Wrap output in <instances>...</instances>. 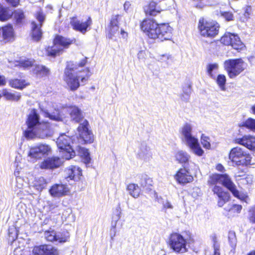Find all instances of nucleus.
Masks as SVG:
<instances>
[{
	"label": "nucleus",
	"mask_w": 255,
	"mask_h": 255,
	"mask_svg": "<svg viewBox=\"0 0 255 255\" xmlns=\"http://www.w3.org/2000/svg\"><path fill=\"white\" fill-rule=\"evenodd\" d=\"M229 159L237 165L252 164L251 155L244 148L236 147L232 148L229 154Z\"/></svg>",
	"instance_id": "obj_8"
},
{
	"label": "nucleus",
	"mask_w": 255,
	"mask_h": 255,
	"mask_svg": "<svg viewBox=\"0 0 255 255\" xmlns=\"http://www.w3.org/2000/svg\"><path fill=\"white\" fill-rule=\"evenodd\" d=\"M242 209V207L241 205H231L225 208V210L227 211H232L233 212H236L237 213H239Z\"/></svg>",
	"instance_id": "obj_48"
},
{
	"label": "nucleus",
	"mask_w": 255,
	"mask_h": 255,
	"mask_svg": "<svg viewBox=\"0 0 255 255\" xmlns=\"http://www.w3.org/2000/svg\"><path fill=\"white\" fill-rule=\"evenodd\" d=\"M236 34L227 33H225V35L222 36L221 38V42L223 43L224 45H232V41L233 39V37L235 36Z\"/></svg>",
	"instance_id": "obj_40"
},
{
	"label": "nucleus",
	"mask_w": 255,
	"mask_h": 255,
	"mask_svg": "<svg viewBox=\"0 0 255 255\" xmlns=\"http://www.w3.org/2000/svg\"><path fill=\"white\" fill-rule=\"evenodd\" d=\"M76 150L79 155L83 158L84 162H85L86 164L89 163L91 160V158L88 149L84 147L77 146L76 147Z\"/></svg>",
	"instance_id": "obj_31"
},
{
	"label": "nucleus",
	"mask_w": 255,
	"mask_h": 255,
	"mask_svg": "<svg viewBox=\"0 0 255 255\" xmlns=\"http://www.w3.org/2000/svg\"><path fill=\"white\" fill-rule=\"evenodd\" d=\"M5 83V77L3 76L0 75V86L4 85Z\"/></svg>",
	"instance_id": "obj_61"
},
{
	"label": "nucleus",
	"mask_w": 255,
	"mask_h": 255,
	"mask_svg": "<svg viewBox=\"0 0 255 255\" xmlns=\"http://www.w3.org/2000/svg\"><path fill=\"white\" fill-rule=\"evenodd\" d=\"M201 142L203 146L206 149H209L211 147L210 142V138L209 137L202 134L201 138Z\"/></svg>",
	"instance_id": "obj_49"
},
{
	"label": "nucleus",
	"mask_w": 255,
	"mask_h": 255,
	"mask_svg": "<svg viewBox=\"0 0 255 255\" xmlns=\"http://www.w3.org/2000/svg\"><path fill=\"white\" fill-rule=\"evenodd\" d=\"M172 28L168 24H160L159 25L158 30H157V37L156 39L159 41L169 40L172 37Z\"/></svg>",
	"instance_id": "obj_18"
},
{
	"label": "nucleus",
	"mask_w": 255,
	"mask_h": 255,
	"mask_svg": "<svg viewBox=\"0 0 255 255\" xmlns=\"http://www.w3.org/2000/svg\"><path fill=\"white\" fill-rule=\"evenodd\" d=\"M61 206L58 203H51L49 204V210L51 213L60 214Z\"/></svg>",
	"instance_id": "obj_45"
},
{
	"label": "nucleus",
	"mask_w": 255,
	"mask_h": 255,
	"mask_svg": "<svg viewBox=\"0 0 255 255\" xmlns=\"http://www.w3.org/2000/svg\"><path fill=\"white\" fill-rule=\"evenodd\" d=\"M159 25L152 19H145L141 22L140 27L149 38L156 39Z\"/></svg>",
	"instance_id": "obj_14"
},
{
	"label": "nucleus",
	"mask_w": 255,
	"mask_h": 255,
	"mask_svg": "<svg viewBox=\"0 0 255 255\" xmlns=\"http://www.w3.org/2000/svg\"><path fill=\"white\" fill-rule=\"evenodd\" d=\"M251 111L252 113L255 115V104L252 106Z\"/></svg>",
	"instance_id": "obj_64"
},
{
	"label": "nucleus",
	"mask_w": 255,
	"mask_h": 255,
	"mask_svg": "<svg viewBox=\"0 0 255 255\" xmlns=\"http://www.w3.org/2000/svg\"><path fill=\"white\" fill-rule=\"evenodd\" d=\"M221 15L226 19L227 21L232 20L233 18V15L232 12L227 11H221Z\"/></svg>",
	"instance_id": "obj_52"
},
{
	"label": "nucleus",
	"mask_w": 255,
	"mask_h": 255,
	"mask_svg": "<svg viewBox=\"0 0 255 255\" xmlns=\"http://www.w3.org/2000/svg\"><path fill=\"white\" fill-rule=\"evenodd\" d=\"M6 1L14 6H16L19 3V0H6Z\"/></svg>",
	"instance_id": "obj_59"
},
{
	"label": "nucleus",
	"mask_w": 255,
	"mask_h": 255,
	"mask_svg": "<svg viewBox=\"0 0 255 255\" xmlns=\"http://www.w3.org/2000/svg\"><path fill=\"white\" fill-rule=\"evenodd\" d=\"M32 255H58L57 250L50 245L36 246L32 251Z\"/></svg>",
	"instance_id": "obj_19"
},
{
	"label": "nucleus",
	"mask_w": 255,
	"mask_h": 255,
	"mask_svg": "<svg viewBox=\"0 0 255 255\" xmlns=\"http://www.w3.org/2000/svg\"><path fill=\"white\" fill-rule=\"evenodd\" d=\"M174 179L180 184H185L192 182L193 177L187 169L181 168L174 175Z\"/></svg>",
	"instance_id": "obj_22"
},
{
	"label": "nucleus",
	"mask_w": 255,
	"mask_h": 255,
	"mask_svg": "<svg viewBox=\"0 0 255 255\" xmlns=\"http://www.w3.org/2000/svg\"><path fill=\"white\" fill-rule=\"evenodd\" d=\"M70 23L74 30L85 34L87 31L88 27L92 24V19L89 17L86 21L83 22L73 17L71 19Z\"/></svg>",
	"instance_id": "obj_20"
},
{
	"label": "nucleus",
	"mask_w": 255,
	"mask_h": 255,
	"mask_svg": "<svg viewBox=\"0 0 255 255\" xmlns=\"http://www.w3.org/2000/svg\"><path fill=\"white\" fill-rule=\"evenodd\" d=\"M195 2H199V3L195 4V6L198 8H202L207 5H212V3L207 1V0H194Z\"/></svg>",
	"instance_id": "obj_51"
},
{
	"label": "nucleus",
	"mask_w": 255,
	"mask_h": 255,
	"mask_svg": "<svg viewBox=\"0 0 255 255\" xmlns=\"http://www.w3.org/2000/svg\"><path fill=\"white\" fill-rule=\"evenodd\" d=\"M25 124L27 127L24 130V136L27 139L34 138L45 139L51 137L54 129L50 123L40 120L37 110L30 109L26 116Z\"/></svg>",
	"instance_id": "obj_1"
},
{
	"label": "nucleus",
	"mask_w": 255,
	"mask_h": 255,
	"mask_svg": "<svg viewBox=\"0 0 255 255\" xmlns=\"http://www.w3.org/2000/svg\"><path fill=\"white\" fill-rule=\"evenodd\" d=\"M10 15L11 13L0 4V20L1 21L6 20L9 18Z\"/></svg>",
	"instance_id": "obj_43"
},
{
	"label": "nucleus",
	"mask_w": 255,
	"mask_h": 255,
	"mask_svg": "<svg viewBox=\"0 0 255 255\" xmlns=\"http://www.w3.org/2000/svg\"><path fill=\"white\" fill-rule=\"evenodd\" d=\"M198 28L202 36L213 38L218 34L219 26L214 22H208L201 18L199 21Z\"/></svg>",
	"instance_id": "obj_9"
},
{
	"label": "nucleus",
	"mask_w": 255,
	"mask_h": 255,
	"mask_svg": "<svg viewBox=\"0 0 255 255\" xmlns=\"http://www.w3.org/2000/svg\"><path fill=\"white\" fill-rule=\"evenodd\" d=\"M228 242L230 246L232 248L231 252L233 254L235 253L237 243V240L236 234L233 231H230L228 234Z\"/></svg>",
	"instance_id": "obj_33"
},
{
	"label": "nucleus",
	"mask_w": 255,
	"mask_h": 255,
	"mask_svg": "<svg viewBox=\"0 0 255 255\" xmlns=\"http://www.w3.org/2000/svg\"><path fill=\"white\" fill-rule=\"evenodd\" d=\"M218 68L219 65L217 63H210L206 66V72L210 77L214 79L215 77L213 74V72L217 70Z\"/></svg>",
	"instance_id": "obj_39"
},
{
	"label": "nucleus",
	"mask_w": 255,
	"mask_h": 255,
	"mask_svg": "<svg viewBox=\"0 0 255 255\" xmlns=\"http://www.w3.org/2000/svg\"><path fill=\"white\" fill-rule=\"evenodd\" d=\"M130 5V4L129 1H126L124 5V9L127 11Z\"/></svg>",
	"instance_id": "obj_62"
},
{
	"label": "nucleus",
	"mask_w": 255,
	"mask_h": 255,
	"mask_svg": "<svg viewBox=\"0 0 255 255\" xmlns=\"http://www.w3.org/2000/svg\"><path fill=\"white\" fill-rule=\"evenodd\" d=\"M88 125V122L87 120H84L77 128L80 137L85 143H92L94 140L93 134L89 130Z\"/></svg>",
	"instance_id": "obj_15"
},
{
	"label": "nucleus",
	"mask_w": 255,
	"mask_h": 255,
	"mask_svg": "<svg viewBox=\"0 0 255 255\" xmlns=\"http://www.w3.org/2000/svg\"><path fill=\"white\" fill-rule=\"evenodd\" d=\"M14 17L16 18L17 22L19 23L24 17V14L21 11H17L14 13Z\"/></svg>",
	"instance_id": "obj_53"
},
{
	"label": "nucleus",
	"mask_w": 255,
	"mask_h": 255,
	"mask_svg": "<svg viewBox=\"0 0 255 255\" xmlns=\"http://www.w3.org/2000/svg\"><path fill=\"white\" fill-rule=\"evenodd\" d=\"M40 108V110L44 113V117L48 118L51 120L55 121H61L66 123L68 121V118L64 114V112H68L70 116V120L74 123H79L83 121L84 115L82 110L76 106H70L66 108H64L62 111L58 110L50 113L47 110H44Z\"/></svg>",
	"instance_id": "obj_3"
},
{
	"label": "nucleus",
	"mask_w": 255,
	"mask_h": 255,
	"mask_svg": "<svg viewBox=\"0 0 255 255\" xmlns=\"http://www.w3.org/2000/svg\"><path fill=\"white\" fill-rule=\"evenodd\" d=\"M216 169L220 172H224L225 171L224 167L221 164H217Z\"/></svg>",
	"instance_id": "obj_60"
},
{
	"label": "nucleus",
	"mask_w": 255,
	"mask_h": 255,
	"mask_svg": "<svg viewBox=\"0 0 255 255\" xmlns=\"http://www.w3.org/2000/svg\"><path fill=\"white\" fill-rule=\"evenodd\" d=\"M161 9L156 6V3L154 1H151L146 8L145 9V12L146 14L151 16H155L160 12Z\"/></svg>",
	"instance_id": "obj_30"
},
{
	"label": "nucleus",
	"mask_w": 255,
	"mask_h": 255,
	"mask_svg": "<svg viewBox=\"0 0 255 255\" xmlns=\"http://www.w3.org/2000/svg\"><path fill=\"white\" fill-rule=\"evenodd\" d=\"M121 34L122 35V37L123 38H124L128 37V33H127V32H125L123 29L121 30Z\"/></svg>",
	"instance_id": "obj_63"
},
{
	"label": "nucleus",
	"mask_w": 255,
	"mask_h": 255,
	"mask_svg": "<svg viewBox=\"0 0 255 255\" xmlns=\"http://www.w3.org/2000/svg\"><path fill=\"white\" fill-rule=\"evenodd\" d=\"M216 82L222 91H225V84L226 82V78L224 75L220 74L218 76Z\"/></svg>",
	"instance_id": "obj_42"
},
{
	"label": "nucleus",
	"mask_w": 255,
	"mask_h": 255,
	"mask_svg": "<svg viewBox=\"0 0 255 255\" xmlns=\"http://www.w3.org/2000/svg\"><path fill=\"white\" fill-rule=\"evenodd\" d=\"M169 58V56L167 55H162L159 56L158 59V61H165L166 59H168Z\"/></svg>",
	"instance_id": "obj_58"
},
{
	"label": "nucleus",
	"mask_w": 255,
	"mask_h": 255,
	"mask_svg": "<svg viewBox=\"0 0 255 255\" xmlns=\"http://www.w3.org/2000/svg\"><path fill=\"white\" fill-rule=\"evenodd\" d=\"M235 142L243 145L250 150H255V136L245 135L242 138H236Z\"/></svg>",
	"instance_id": "obj_24"
},
{
	"label": "nucleus",
	"mask_w": 255,
	"mask_h": 255,
	"mask_svg": "<svg viewBox=\"0 0 255 255\" xmlns=\"http://www.w3.org/2000/svg\"><path fill=\"white\" fill-rule=\"evenodd\" d=\"M224 66L228 76L233 79L245 70L247 63L241 58L228 59L224 62Z\"/></svg>",
	"instance_id": "obj_7"
},
{
	"label": "nucleus",
	"mask_w": 255,
	"mask_h": 255,
	"mask_svg": "<svg viewBox=\"0 0 255 255\" xmlns=\"http://www.w3.org/2000/svg\"><path fill=\"white\" fill-rule=\"evenodd\" d=\"M73 41L62 36L57 35L54 39L53 47L47 50L48 55L52 56L59 55L64 48H67L72 43Z\"/></svg>",
	"instance_id": "obj_11"
},
{
	"label": "nucleus",
	"mask_w": 255,
	"mask_h": 255,
	"mask_svg": "<svg viewBox=\"0 0 255 255\" xmlns=\"http://www.w3.org/2000/svg\"><path fill=\"white\" fill-rule=\"evenodd\" d=\"M140 184L143 188L148 189L152 185V180L147 175H142L140 179Z\"/></svg>",
	"instance_id": "obj_37"
},
{
	"label": "nucleus",
	"mask_w": 255,
	"mask_h": 255,
	"mask_svg": "<svg viewBox=\"0 0 255 255\" xmlns=\"http://www.w3.org/2000/svg\"><path fill=\"white\" fill-rule=\"evenodd\" d=\"M192 128L191 124L186 123L181 128L180 132L186 144L192 152L196 155L201 156L204 151L200 146L198 139L192 134Z\"/></svg>",
	"instance_id": "obj_5"
},
{
	"label": "nucleus",
	"mask_w": 255,
	"mask_h": 255,
	"mask_svg": "<svg viewBox=\"0 0 255 255\" xmlns=\"http://www.w3.org/2000/svg\"><path fill=\"white\" fill-rule=\"evenodd\" d=\"M213 247L214 250V255H220L219 252L220 246L217 243V238L216 237H214L213 239Z\"/></svg>",
	"instance_id": "obj_50"
},
{
	"label": "nucleus",
	"mask_w": 255,
	"mask_h": 255,
	"mask_svg": "<svg viewBox=\"0 0 255 255\" xmlns=\"http://www.w3.org/2000/svg\"><path fill=\"white\" fill-rule=\"evenodd\" d=\"M71 213V210L70 209H67L64 211V212L62 213V218L66 219L67 215H69Z\"/></svg>",
	"instance_id": "obj_57"
},
{
	"label": "nucleus",
	"mask_w": 255,
	"mask_h": 255,
	"mask_svg": "<svg viewBox=\"0 0 255 255\" xmlns=\"http://www.w3.org/2000/svg\"><path fill=\"white\" fill-rule=\"evenodd\" d=\"M56 143L63 158L69 159L75 155L74 149V139L65 133L60 135L57 139Z\"/></svg>",
	"instance_id": "obj_6"
},
{
	"label": "nucleus",
	"mask_w": 255,
	"mask_h": 255,
	"mask_svg": "<svg viewBox=\"0 0 255 255\" xmlns=\"http://www.w3.org/2000/svg\"><path fill=\"white\" fill-rule=\"evenodd\" d=\"M137 157L145 162L149 161L152 158V152L150 147L145 142L140 143L137 153Z\"/></svg>",
	"instance_id": "obj_21"
},
{
	"label": "nucleus",
	"mask_w": 255,
	"mask_h": 255,
	"mask_svg": "<svg viewBox=\"0 0 255 255\" xmlns=\"http://www.w3.org/2000/svg\"><path fill=\"white\" fill-rule=\"evenodd\" d=\"M2 35L4 40L10 41L14 39V33L13 27L10 24H7L2 27Z\"/></svg>",
	"instance_id": "obj_26"
},
{
	"label": "nucleus",
	"mask_w": 255,
	"mask_h": 255,
	"mask_svg": "<svg viewBox=\"0 0 255 255\" xmlns=\"http://www.w3.org/2000/svg\"><path fill=\"white\" fill-rule=\"evenodd\" d=\"M233 38V39L232 40L231 45L232 47L237 50H242L245 47V45L241 41L240 37L237 35H235Z\"/></svg>",
	"instance_id": "obj_36"
},
{
	"label": "nucleus",
	"mask_w": 255,
	"mask_h": 255,
	"mask_svg": "<svg viewBox=\"0 0 255 255\" xmlns=\"http://www.w3.org/2000/svg\"><path fill=\"white\" fill-rule=\"evenodd\" d=\"M61 159L57 156L48 157L39 163V167L41 169L53 170L59 167L62 164Z\"/></svg>",
	"instance_id": "obj_16"
},
{
	"label": "nucleus",
	"mask_w": 255,
	"mask_h": 255,
	"mask_svg": "<svg viewBox=\"0 0 255 255\" xmlns=\"http://www.w3.org/2000/svg\"><path fill=\"white\" fill-rule=\"evenodd\" d=\"M120 15H113L109 26L107 37L111 39L116 40L119 35V18Z\"/></svg>",
	"instance_id": "obj_17"
},
{
	"label": "nucleus",
	"mask_w": 255,
	"mask_h": 255,
	"mask_svg": "<svg viewBox=\"0 0 255 255\" xmlns=\"http://www.w3.org/2000/svg\"><path fill=\"white\" fill-rule=\"evenodd\" d=\"M183 94L181 96V99L184 101H188L189 99L190 95L191 93V85H188L187 87L183 88Z\"/></svg>",
	"instance_id": "obj_46"
},
{
	"label": "nucleus",
	"mask_w": 255,
	"mask_h": 255,
	"mask_svg": "<svg viewBox=\"0 0 255 255\" xmlns=\"http://www.w3.org/2000/svg\"><path fill=\"white\" fill-rule=\"evenodd\" d=\"M68 191L66 186L63 184H55L49 190V193L53 197L64 196Z\"/></svg>",
	"instance_id": "obj_25"
},
{
	"label": "nucleus",
	"mask_w": 255,
	"mask_h": 255,
	"mask_svg": "<svg viewBox=\"0 0 255 255\" xmlns=\"http://www.w3.org/2000/svg\"><path fill=\"white\" fill-rule=\"evenodd\" d=\"M242 126L252 130H255V119L251 118H248L243 123Z\"/></svg>",
	"instance_id": "obj_41"
},
{
	"label": "nucleus",
	"mask_w": 255,
	"mask_h": 255,
	"mask_svg": "<svg viewBox=\"0 0 255 255\" xmlns=\"http://www.w3.org/2000/svg\"><path fill=\"white\" fill-rule=\"evenodd\" d=\"M47 184V182L43 177H40L36 178L35 180V186L37 187L38 189L42 190L44 189Z\"/></svg>",
	"instance_id": "obj_44"
},
{
	"label": "nucleus",
	"mask_w": 255,
	"mask_h": 255,
	"mask_svg": "<svg viewBox=\"0 0 255 255\" xmlns=\"http://www.w3.org/2000/svg\"><path fill=\"white\" fill-rule=\"evenodd\" d=\"M250 220L251 222L255 223V205L250 210Z\"/></svg>",
	"instance_id": "obj_54"
},
{
	"label": "nucleus",
	"mask_w": 255,
	"mask_h": 255,
	"mask_svg": "<svg viewBox=\"0 0 255 255\" xmlns=\"http://www.w3.org/2000/svg\"><path fill=\"white\" fill-rule=\"evenodd\" d=\"M208 183L209 185H217L218 183L221 184L228 189L235 197L241 200H244L247 197L246 195L240 193L237 189L235 184L227 174H212L209 176Z\"/></svg>",
	"instance_id": "obj_4"
},
{
	"label": "nucleus",
	"mask_w": 255,
	"mask_h": 255,
	"mask_svg": "<svg viewBox=\"0 0 255 255\" xmlns=\"http://www.w3.org/2000/svg\"><path fill=\"white\" fill-rule=\"evenodd\" d=\"M17 64L23 68H27L31 66L33 64V61L30 59H21Z\"/></svg>",
	"instance_id": "obj_47"
},
{
	"label": "nucleus",
	"mask_w": 255,
	"mask_h": 255,
	"mask_svg": "<svg viewBox=\"0 0 255 255\" xmlns=\"http://www.w3.org/2000/svg\"><path fill=\"white\" fill-rule=\"evenodd\" d=\"M44 238L47 241H58L60 243L65 242V239L61 238L58 235H56L54 231H46L44 233Z\"/></svg>",
	"instance_id": "obj_28"
},
{
	"label": "nucleus",
	"mask_w": 255,
	"mask_h": 255,
	"mask_svg": "<svg viewBox=\"0 0 255 255\" xmlns=\"http://www.w3.org/2000/svg\"><path fill=\"white\" fill-rule=\"evenodd\" d=\"M2 95L4 96L6 100L14 101H18L20 100L21 95L18 93H11L7 91L6 89L3 90L2 91Z\"/></svg>",
	"instance_id": "obj_34"
},
{
	"label": "nucleus",
	"mask_w": 255,
	"mask_h": 255,
	"mask_svg": "<svg viewBox=\"0 0 255 255\" xmlns=\"http://www.w3.org/2000/svg\"><path fill=\"white\" fill-rule=\"evenodd\" d=\"M9 85L13 88L23 89L26 86L25 81L23 80L13 79L9 81Z\"/></svg>",
	"instance_id": "obj_38"
},
{
	"label": "nucleus",
	"mask_w": 255,
	"mask_h": 255,
	"mask_svg": "<svg viewBox=\"0 0 255 255\" xmlns=\"http://www.w3.org/2000/svg\"><path fill=\"white\" fill-rule=\"evenodd\" d=\"M33 71L35 74L40 77L48 76L49 74V70L43 65H35Z\"/></svg>",
	"instance_id": "obj_32"
},
{
	"label": "nucleus",
	"mask_w": 255,
	"mask_h": 255,
	"mask_svg": "<svg viewBox=\"0 0 255 255\" xmlns=\"http://www.w3.org/2000/svg\"><path fill=\"white\" fill-rule=\"evenodd\" d=\"M242 183L243 184H250L252 183V178L250 176H246L245 178H242Z\"/></svg>",
	"instance_id": "obj_55"
},
{
	"label": "nucleus",
	"mask_w": 255,
	"mask_h": 255,
	"mask_svg": "<svg viewBox=\"0 0 255 255\" xmlns=\"http://www.w3.org/2000/svg\"><path fill=\"white\" fill-rule=\"evenodd\" d=\"M169 245L170 248L177 253H184L187 250L186 240L178 233H173L170 235Z\"/></svg>",
	"instance_id": "obj_12"
},
{
	"label": "nucleus",
	"mask_w": 255,
	"mask_h": 255,
	"mask_svg": "<svg viewBox=\"0 0 255 255\" xmlns=\"http://www.w3.org/2000/svg\"><path fill=\"white\" fill-rule=\"evenodd\" d=\"M51 152L50 146L47 144H39L30 148L28 156L31 161L34 162L36 160L48 156Z\"/></svg>",
	"instance_id": "obj_10"
},
{
	"label": "nucleus",
	"mask_w": 255,
	"mask_h": 255,
	"mask_svg": "<svg viewBox=\"0 0 255 255\" xmlns=\"http://www.w3.org/2000/svg\"><path fill=\"white\" fill-rule=\"evenodd\" d=\"M68 177L70 179L76 180L79 179L80 176L82 175L81 169L76 166L71 165L66 170Z\"/></svg>",
	"instance_id": "obj_27"
},
{
	"label": "nucleus",
	"mask_w": 255,
	"mask_h": 255,
	"mask_svg": "<svg viewBox=\"0 0 255 255\" xmlns=\"http://www.w3.org/2000/svg\"><path fill=\"white\" fill-rule=\"evenodd\" d=\"M35 17L39 23L37 24L34 21L31 22V36L33 40L38 41L41 38L42 36V32L40 28L45 20V15L42 11H39L36 13Z\"/></svg>",
	"instance_id": "obj_13"
},
{
	"label": "nucleus",
	"mask_w": 255,
	"mask_h": 255,
	"mask_svg": "<svg viewBox=\"0 0 255 255\" xmlns=\"http://www.w3.org/2000/svg\"><path fill=\"white\" fill-rule=\"evenodd\" d=\"M212 191L215 194H216L219 198L218 205L219 207H222L230 199V194L229 193L224 192L222 188L220 186L215 185L212 189Z\"/></svg>",
	"instance_id": "obj_23"
},
{
	"label": "nucleus",
	"mask_w": 255,
	"mask_h": 255,
	"mask_svg": "<svg viewBox=\"0 0 255 255\" xmlns=\"http://www.w3.org/2000/svg\"><path fill=\"white\" fill-rule=\"evenodd\" d=\"M163 206L164 208L165 209H172L173 206L171 205V203L168 201H166L165 202L163 203Z\"/></svg>",
	"instance_id": "obj_56"
},
{
	"label": "nucleus",
	"mask_w": 255,
	"mask_h": 255,
	"mask_svg": "<svg viewBox=\"0 0 255 255\" xmlns=\"http://www.w3.org/2000/svg\"><path fill=\"white\" fill-rule=\"evenodd\" d=\"M175 157L179 163H186L188 162L190 156L186 151L183 150H179L176 152L175 154Z\"/></svg>",
	"instance_id": "obj_29"
},
{
	"label": "nucleus",
	"mask_w": 255,
	"mask_h": 255,
	"mask_svg": "<svg viewBox=\"0 0 255 255\" xmlns=\"http://www.w3.org/2000/svg\"><path fill=\"white\" fill-rule=\"evenodd\" d=\"M86 62V58L82 59L78 65H75L72 62H68L64 71V80L71 90L75 91L79 88L80 86L79 79L80 78H81V82L85 83L90 76L88 70H87L88 73L86 76L78 75L77 72V66L82 67L85 66Z\"/></svg>",
	"instance_id": "obj_2"
},
{
	"label": "nucleus",
	"mask_w": 255,
	"mask_h": 255,
	"mask_svg": "<svg viewBox=\"0 0 255 255\" xmlns=\"http://www.w3.org/2000/svg\"><path fill=\"white\" fill-rule=\"evenodd\" d=\"M127 189L129 194L133 197L137 198L139 196L140 189L137 184H129L127 187Z\"/></svg>",
	"instance_id": "obj_35"
}]
</instances>
